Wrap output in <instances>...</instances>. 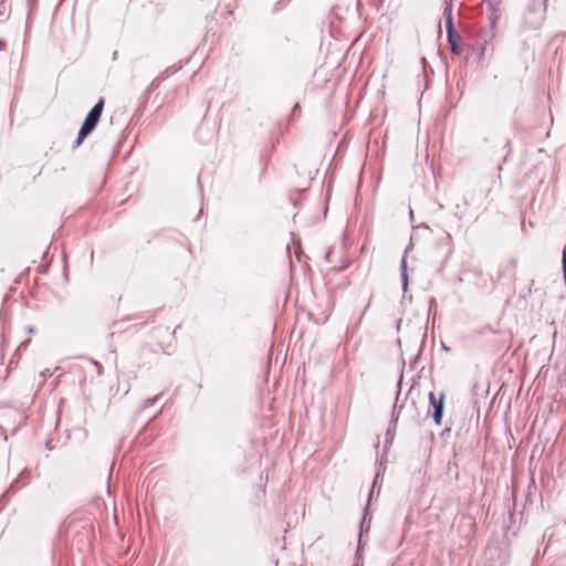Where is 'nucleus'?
I'll list each match as a JSON object with an SVG mask.
<instances>
[{"label":"nucleus","mask_w":566,"mask_h":566,"mask_svg":"<svg viewBox=\"0 0 566 566\" xmlns=\"http://www.w3.org/2000/svg\"><path fill=\"white\" fill-rule=\"evenodd\" d=\"M354 566H359L358 560H356V563L354 564ZM360 566H363V565H360Z\"/></svg>","instance_id":"nucleus-22"},{"label":"nucleus","mask_w":566,"mask_h":566,"mask_svg":"<svg viewBox=\"0 0 566 566\" xmlns=\"http://www.w3.org/2000/svg\"><path fill=\"white\" fill-rule=\"evenodd\" d=\"M294 111L298 112V105H295Z\"/></svg>","instance_id":"nucleus-20"},{"label":"nucleus","mask_w":566,"mask_h":566,"mask_svg":"<svg viewBox=\"0 0 566 566\" xmlns=\"http://www.w3.org/2000/svg\"><path fill=\"white\" fill-rule=\"evenodd\" d=\"M370 521H371V516L368 517V510L366 507L365 511H364L363 518L360 521V527H359L360 532H359L358 545H357V551H356V558L357 559H358L359 551H360V548L364 545V532L367 533L369 531Z\"/></svg>","instance_id":"nucleus-6"},{"label":"nucleus","mask_w":566,"mask_h":566,"mask_svg":"<svg viewBox=\"0 0 566 566\" xmlns=\"http://www.w3.org/2000/svg\"><path fill=\"white\" fill-rule=\"evenodd\" d=\"M444 399H446L444 392H441L439 398L436 397L433 391L429 392V402L433 409L432 419L437 426L441 424V420H442L443 411H444Z\"/></svg>","instance_id":"nucleus-3"},{"label":"nucleus","mask_w":566,"mask_h":566,"mask_svg":"<svg viewBox=\"0 0 566 566\" xmlns=\"http://www.w3.org/2000/svg\"><path fill=\"white\" fill-rule=\"evenodd\" d=\"M444 18H446V29H447V39L448 43L450 45V50L453 54L460 55L462 53L461 48V36L457 32L454 28L453 17H452V7L451 4H448L444 7L443 11Z\"/></svg>","instance_id":"nucleus-2"},{"label":"nucleus","mask_w":566,"mask_h":566,"mask_svg":"<svg viewBox=\"0 0 566 566\" xmlns=\"http://www.w3.org/2000/svg\"><path fill=\"white\" fill-rule=\"evenodd\" d=\"M31 471L29 469L22 470V472L19 474L17 479L22 483V485H27L28 481L30 479Z\"/></svg>","instance_id":"nucleus-8"},{"label":"nucleus","mask_w":566,"mask_h":566,"mask_svg":"<svg viewBox=\"0 0 566 566\" xmlns=\"http://www.w3.org/2000/svg\"><path fill=\"white\" fill-rule=\"evenodd\" d=\"M294 111L298 112V105H295Z\"/></svg>","instance_id":"nucleus-21"},{"label":"nucleus","mask_w":566,"mask_h":566,"mask_svg":"<svg viewBox=\"0 0 566 566\" xmlns=\"http://www.w3.org/2000/svg\"><path fill=\"white\" fill-rule=\"evenodd\" d=\"M24 485H22V483L19 481V479H15L9 486V489L7 490V494L8 493H14L17 490H19L20 488H23Z\"/></svg>","instance_id":"nucleus-10"},{"label":"nucleus","mask_w":566,"mask_h":566,"mask_svg":"<svg viewBox=\"0 0 566 566\" xmlns=\"http://www.w3.org/2000/svg\"><path fill=\"white\" fill-rule=\"evenodd\" d=\"M452 1H453V0H446V7H447L448 4H451V6H452Z\"/></svg>","instance_id":"nucleus-17"},{"label":"nucleus","mask_w":566,"mask_h":566,"mask_svg":"<svg viewBox=\"0 0 566 566\" xmlns=\"http://www.w3.org/2000/svg\"><path fill=\"white\" fill-rule=\"evenodd\" d=\"M28 332H29V333H33V332H34V327H29V328H28Z\"/></svg>","instance_id":"nucleus-19"},{"label":"nucleus","mask_w":566,"mask_h":566,"mask_svg":"<svg viewBox=\"0 0 566 566\" xmlns=\"http://www.w3.org/2000/svg\"><path fill=\"white\" fill-rule=\"evenodd\" d=\"M402 407H403L402 405L398 406L397 402L395 403L394 410H392V415H391V422L392 423H397L398 417H399V413H400Z\"/></svg>","instance_id":"nucleus-9"},{"label":"nucleus","mask_w":566,"mask_h":566,"mask_svg":"<svg viewBox=\"0 0 566 566\" xmlns=\"http://www.w3.org/2000/svg\"><path fill=\"white\" fill-rule=\"evenodd\" d=\"M437 247L441 249L443 260L440 270L446 265L447 261L453 253L452 235L449 232H444V235L438 241Z\"/></svg>","instance_id":"nucleus-4"},{"label":"nucleus","mask_w":566,"mask_h":566,"mask_svg":"<svg viewBox=\"0 0 566 566\" xmlns=\"http://www.w3.org/2000/svg\"><path fill=\"white\" fill-rule=\"evenodd\" d=\"M159 397L160 396H156V397L146 399L144 401L143 406L140 407V410H144V409L148 408L149 406H153L159 399Z\"/></svg>","instance_id":"nucleus-11"},{"label":"nucleus","mask_w":566,"mask_h":566,"mask_svg":"<svg viewBox=\"0 0 566 566\" xmlns=\"http://www.w3.org/2000/svg\"><path fill=\"white\" fill-rule=\"evenodd\" d=\"M463 205L469 206V200L467 198H463Z\"/></svg>","instance_id":"nucleus-15"},{"label":"nucleus","mask_w":566,"mask_h":566,"mask_svg":"<svg viewBox=\"0 0 566 566\" xmlns=\"http://www.w3.org/2000/svg\"><path fill=\"white\" fill-rule=\"evenodd\" d=\"M430 304H431V305L436 304V300H434L433 297H431V300H430Z\"/></svg>","instance_id":"nucleus-18"},{"label":"nucleus","mask_w":566,"mask_h":566,"mask_svg":"<svg viewBox=\"0 0 566 566\" xmlns=\"http://www.w3.org/2000/svg\"><path fill=\"white\" fill-rule=\"evenodd\" d=\"M157 86H158V83H157V81H156V80H154V81L151 82V84H150V87H149V88H150V90H153V88H156Z\"/></svg>","instance_id":"nucleus-13"},{"label":"nucleus","mask_w":566,"mask_h":566,"mask_svg":"<svg viewBox=\"0 0 566 566\" xmlns=\"http://www.w3.org/2000/svg\"><path fill=\"white\" fill-rule=\"evenodd\" d=\"M453 214L458 220H462V216L459 212H454Z\"/></svg>","instance_id":"nucleus-14"},{"label":"nucleus","mask_w":566,"mask_h":566,"mask_svg":"<svg viewBox=\"0 0 566 566\" xmlns=\"http://www.w3.org/2000/svg\"><path fill=\"white\" fill-rule=\"evenodd\" d=\"M104 98L101 97L96 104L91 108L87 115L84 118V122L78 130L77 138L74 143V148H77L82 145L84 139L95 129L97 126L101 116L104 109Z\"/></svg>","instance_id":"nucleus-1"},{"label":"nucleus","mask_w":566,"mask_h":566,"mask_svg":"<svg viewBox=\"0 0 566 566\" xmlns=\"http://www.w3.org/2000/svg\"><path fill=\"white\" fill-rule=\"evenodd\" d=\"M413 249L412 239L410 240L409 244L406 247L402 259L400 261V277H401V286L403 292L406 293L408 291V270H407V254Z\"/></svg>","instance_id":"nucleus-5"},{"label":"nucleus","mask_w":566,"mask_h":566,"mask_svg":"<svg viewBox=\"0 0 566 566\" xmlns=\"http://www.w3.org/2000/svg\"><path fill=\"white\" fill-rule=\"evenodd\" d=\"M395 429H396V423H392L390 421V424L386 431V437H387V440H386V446L385 448H387L388 446H390L392 443V440H394V436H395Z\"/></svg>","instance_id":"nucleus-7"},{"label":"nucleus","mask_w":566,"mask_h":566,"mask_svg":"<svg viewBox=\"0 0 566 566\" xmlns=\"http://www.w3.org/2000/svg\"><path fill=\"white\" fill-rule=\"evenodd\" d=\"M562 265H563L564 282L566 285V245L563 249Z\"/></svg>","instance_id":"nucleus-12"},{"label":"nucleus","mask_w":566,"mask_h":566,"mask_svg":"<svg viewBox=\"0 0 566 566\" xmlns=\"http://www.w3.org/2000/svg\"><path fill=\"white\" fill-rule=\"evenodd\" d=\"M438 208H439V210H443L444 206L442 203H438Z\"/></svg>","instance_id":"nucleus-16"}]
</instances>
